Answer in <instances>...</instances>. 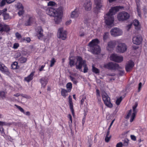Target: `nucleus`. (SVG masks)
<instances>
[{
    "label": "nucleus",
    "instance_id": "57",
    "mask_svg": "<svg viewBox=\"0 0 147 147\" xmlns=\"http://www.w3.org/2000/svg\"><path fill=\"white\" fill-rule=\"evenodd\" d=\"M71 22V20H69L67 21L66 22V25H69L70 24Z\"/></svg>",
    "mask_w": 147,
    "mask_h": 147
},
{
    "label": "nucleus",
    "instance_id": "22",
    "mask_svg": "<svg viewBox=\"0 0 147 147\" xmlns=\"http://www.w3.org/2000/svg\"><path fill=\"white\" fill-rule=\"evenodd\" d=\"M133 24L135 26V28L137 30H138L140 29V25L139 21L137 20H134L133 21Z\"/></svg>",
    "mask_w": 147,
    "mask_h": 147
},
{
    "label": "nucleus",
    "instance_id": "31",
    "mask_svg": "<svg viewBox=\"0 0 147 147\" xmlns=\"http://www.w3.org/2000/svg\"><path fill=\"white\" fill-rule=\"evenodd\" d=\"M109 131H108L107 132V135L106 136L105 138V140L106 142H108L110 140L111 138V136L109 135Z\"/></svg>",
    "mask_w": 147,
    "mask_h": 147
},
{
    "label": "nucleus",
    "instance_id": "36",
    "mask_svg": "<svg viewBox=\"0 0 147 147\" xmlns=\"http://www.w3.org/2000/svg\"><path fill=\"white\" fill-rule=\"evenodd\" d=\"M92 71L96 74H98L99 73V70L98 69L95 67L93 65L92 66Z\"/></svg>",
    "mask_w": 147,
    "mask_h": 147
},
{
    "label": "nucleus",
    "instance_id": "29",
    "mask_svg": "<svg viewBox=\"0 0 147 147\" xmlns=\"http://www.w3.org/2000/svg\"><path fill=\"white\" fill-rule=\"evenodd\" d=\"M0 70L3 72H8V70L7 68L4 65H1L0 67Z\"/></svg>",
    "mask_w": 147,
    "mask_h": 147
},
{
    "label": "nucleus",
    "instance_id": "3",
    "mask_svg": "<svg viewBox=\"0 0 147 147\" xmlns=\"http://www.w3.org/2000/svg\"><path fill=\"white\" fill-rule=\"evenodd\" d=\"M99 42L100 41L98 39L95 38L93 39L89 42L88 46L91 52L93 54H97L100 53V48L98 45Z\"/></svg>",
    "mask_w": 147,
    "mask_h": 147
},
{
    "label": "nucleus",
    "instance_id": "61",
    "mask_svg": "<svg viewBox=\"0 0 147 147\" xmlns=\"http://www.w3.org/2000/svg\"><path fill=\"white\" fill-rule=\"evenodd\" d=\"M24 114L26 115H28V116H29L30 115V113L29 112V111H27L26 112H25L24 111V113H23Z\"/></svg>",
    "mask_w": 147,
    "mask_h": 147
},
{
    "label": "nucleus",
    "instance_id": "34",
    "mask_svg": "<svg viewBox=\"0 0 147 147\" xmlns=\"http://www.w3.org/2000/svg\"><path fill=\"white\" fill-rule=\"evenodd\" d=\"M11 125V123H7L5 122L0 121V126H1L3 125L10 126Z\"/></svg>",
    "mask_w": 147,
    "mask_h": 147
},
{
    "label": "nucleus",
    "instance_id": "48",
    "mask_svg": "<svg viewBox=\"0 0 147 147\" xmlns=\"http://www.w3.org/2000/svg\"><path fill=\"white\" fill-rule=\"evenodd\" d=\"M128 140L125 139L124 140L123 143V145L124 146H127L128 144Z\"/></svg>",
    "mask_w": 147,
    "mask_h": 147
},
{
    "label": "nucleus",
    "instance_id": "26",
    "mask_svg": "<svg viewBox=\"0 0 147 147\" xmlns=\"http://www.w3.org/2000/svg\"><path fill=\"white\" fill-rule=\"evenodd\" d=\"M69 92L67 90L64 88H61V95L64 97H65L68 95V93Z\"/></svg>",
    "mask_w": 147,
    "mask_h": 147
},
{
    "label": "nucleus",
    "instance_id": "8",
    "mask_svg": "<svg viewBox=\"0 0 147 147\" xmlns=\"http://www.w3.org/2000/svg\"><path fill=\"white\" fill-rule=\"evenodd\" d=\"M110 33L112 36L116 37L122 35L123 31L119 28H114L111 29Z\"/></svg>",
    "mask_w": 147,
    "mask_h": 147
},
{
    "label": "nucleus",
    "instance_id": "42",
    "mask_svg": "<svg viewBox=\"0 0 147 147\" xmlns=\"http://www.w3.org/2000/svg\"><path fill=\"white\" fill-rule=\"evenodd\" d=\"M55 62L56 61L55 59L53 58H52L51 61V64L50 65V66L51 67H52L54 65Z\"/></svg>",
    "mask_w": 147,
    "mask_h": 147
},
{
    "label": "nucleus",
    "instance_id": "55",
    "mask_svg": "<svg viewBox=\"0 0 147 147\" xmlns=\"http://www.w3.org/2000/svg\"><path fill=\"white\" fill-rule=\"evenodd\" d=\"M69 104L71 103H72V101L71 97V96H69Z\"/></svg>",
    "mask_w": 147,
    "mask_h": 147
},
{
    "label": "nucleus",
    "instance_id": "17",
    "mask_svg": "<svg viewBox=\"0 0 147 147\" xmlns=\"http://www.w3.org/2000/svg\"><path fill=\"white\" fill-rule=\"evenodd\" d=\"M10 30L8 26L0 24V35H2L3 32H8Z\"/></svg>",
    "mask_w": 147,
    "mask_h": 147
},
{
    "label": "nucleus",
    "instance_id": "12",
    "mask_svg": "<svg viewBox=\"0 0 147 147\" xmlns=\"http://www.w3.org/2000/svg\"><path fill=\"white\" fill-rule=\"evenodd\" d=\"M110 59L111 60L117 63H120L123 60V57L122 56L114 54L111 55Z\"/></svg>",
    "mask_w": 147,
    "mask_h": 147
},
{
    "label": "nucleus",
    "instance_id": "33",
    "mask_svg": "<svg viewBox=\"0 0 147 147\" xmlns=\"http://www.w3.org/2000/svg\"><path fill=\"white\" fill-rule=\"evenodd\" d=\"M6 97V94L4 91L0 92V98L2 99H4Z\"/></svg>",
    "mask_w": 147,
    "mask_h": 147
},
{
    "label": "nucleus",
    "instance_id": "53",
    "mask_svg": "<svg viewBox=\"0 0 147 147\" xmlns=\"http://www.w3.org/2000/svg\"><path fill=\"white\" fill-rule=\"evenodd\" d=\"M15 0H6V2L9 4L11 3L14 1Z\"/></svg>",
    "mask_w": 147,
    "mask_h": 147
},
{
    "label": "nucleus",
    "instance_id": "43",
    "mask_svg": "<svg viewBox=\"0 0 147 147\" xmlns=\"http://www.w3.org/2000/svg\"><path fill=\"white\" fill-rule=\"evenodd\" d=\"M17 7L20 9H23L24 7L20 3H19L18 4Z\"/></svg>",
    "mask_w": 147,
    "mask_h": 147
},
{
    "label": "nucleus",
    "instance_id": "6",
    "mask_svg": "<svg viewBox=\"0 0 147 147\" xmlns=\"http://www.w3.org/2000/svg\"><path fill=\"white\" fill-rule=\"evenodd\" d=\"M94 4L95 7L94 8V12L97 13L103 6L102 0H94Z\"/></svg>",
    "mask_w": 147,
    "mask_h": 147
},
{
    "label": "nucleus",
    "instance_id": "37",
    "mask_svg": "<svg viewBox=\"0 0 147 147\" xmlns=\"http://www.w3.org/2000/svg\"><path fill=\"white\" fill-rule=\"evenodd\" d=\"M109 36V33L108 32H105L103 35V39L105 41L108 38Z\"/></svg>",
    "mask_w": 147,
    "mask_h": 147
},
{
    "label": "nucleus",
    "instance_id": "18",
    "mask_svg": "<svg viewBox=\"0 0 147 147\" xmlns=\"http://www.w3.org/2000/svg\"><path fill=\"white\" fill-rule=\"evenodd\" d=\"M119 40H116L111 41L109 42L107 44V49L110 50L111 49L114 47L117 43H118Z\"/></svg>",
    "mask_w": 147,
    "mask_h": 147
},
{
    "label": "nucleus",
    "instance_id": "52",
    "mask_svg": "<svg viewBox=\"0 0 147 147\" xmlns=\"http://www.w3.org/2000/svg\"><path fill=\"white\" fill-rule=\"evenodd\" d=\"M16 37L18 38H20L21 37V35L18 32H16Z\"/></svg>",
    "mask_w": 147,
    "mask_h": 147
},
{
    "label": "nucleus",
    "instance_id": "4",
    "mask_svg": "<svg viewBox=\"0 0 147 147\" xmlns=\"http://www.w3.org/2000/svg\"><path fill=\"white\" fill-rule=\"evenodd\" d=\"M138 103L136 102L132 107V110H130L128 112L126 117V119H130V122H132L134 119L136 115L137 112L136 108L138 106Z\"/></svg>",
    "mask_w": 147,
    "mask_h": 147
},
{
    "label": "nucleus",
    "instance_id": "62",
    "mask_svg": "<svg viewBox=\"0 0 147 147\" xmlns=\"http://www.w3.org/2000/svg\"><path fill=\"white\" fill-rule=\"evenodd\" d=\"M67 117L69 119V121H72V118L71 115L70 114H69L67 116Z\"/></svg>",
    "mask_w": 147,
    "mask_h": 147
},
{
    "label": "nucleus",
    "instance_id": "20",
    "mask_svg": "<svg viewBox=\"0 0 147 147\" xmlns=\"http://www.w3.org/2000/svg\"><path fill=\"white\" fill-rule=\"evenodd\" d=\"M91 5L90 0H86L84 3L83 6L86 11H89L91 9Z\"/></svg>",
    "mask_w": 147,
    "mask_h": 147
},
{
    "label": "nucleus",
    "instance_id": "7",
    "mask_svg": "<svg viewBox=\"0 0 147 147\" xmlns=\"http://www.w3.org/2000/svg\"><path fill=\"white\" fill-rule=\"evenodd\" d=\"M130 16L129 14L125 11L119 12L117 16V18L119 21L125 20L129 19Z\"/></svg>",
    "mask_w": 147,
    "mask_h": 147
},
{
    "label": "nucleus",
    "instance_id": "45",
    "mask_svg": "<svg viewBox=\"0 0 147 147\" xmlns=\"http://www.w3.org/2000/svg\"><path fill=\"white\" fill-rule=\"evenodd\" d=\"M17 108L22 112L24 113V110L22 108L19 106L15 105Z\"/></svg>",
    "mask_w": 147,
    "mask_h": 147
},
{
    "label": "nucleus",
    "instance_id": "35",
    "mask_svg": "<svg viewBox=\"0 0 147 147\" xmlns=\"http://www.w3.org/2000/svg\"><path fill=\"white\" fill-rule=\"evenodd\" d=\"M27 59L25 57H21L19 59V61L20 63H24L26 62Z\"/></svg>",
    "mask_w": 147,
    "mask_h": 147
},
{
    "label": "nucleus",
    "instance_id": "13",
    "mask_svg": "<svg viewBox=\"0 0 147 147\" xmlns=\"http://www.w3.org/2000/svg\"><path fill=\"white\" fill-rule=\"evenodd\" d=\"M127 47L124 43H121L118 44L117 47L116 51L118 53H123L127 49Z\"/></svg>",
    "mask_w": 147,
    "mask_h": 147
},
{
    "label": "nucleus",
    "instance_id": "9",
    "mask_svg": "<svg viewBox=\"0 0 147 147\" xmlns=\"http://www.w3.org/2000/svg\"><path fill=\"white\" fill-rule=\"evenodd\" d=\"M103 100L105 105L108 107L111 108L112 105L110 102V99L107 94L105 93H103L102 94Z\"/></svg>",
    "mask_w": 147,
    "mask_h": 147
},
{
    "label": "nucleus",
    "instance_id": "58",
    "mask_svg": "<svg viewBox=\"0 0 147 147\" xmlns=\"http://www.w3.org/2000/svg\"><path fill=\"white\" fill-rule=\"evenodd\" d=\"M22 97H24L26 98H30V96H27L26 95H23V94H22Z\"/></svg>",
    "mask_w": 147,
    "mask_h": 147
},
{
    "label": "nucleus",
    "instance_id": "1",
    "mask_svg": "<svg viewBox=\"0 0 147 147\" xmlns=\"http://www.w3.org/2000/svg\"><path fill=\"white\" fill-rule=\"evenodd\" d=\"M69 65L71 66L76 65V67L77 69H78L82 71V66L84 67V72H87L88 69L85 60L82 59L80 56H77L76 58L71 57L69 58Z\"/></svg>",
    "mask_w": 147,
    "mask_h": 147
},
{
    "label": "nucleus",
    "instance_id": "28",
    "mask_svg": "<svg viewBox=\"0 0 147 147\" xmlns=\"http://www.w3.org/2000/svg\"><path fill=\"white\" fill-rule=\"evenodd\" d=\"M66 88L67 90L69 92H70L71 91V90L72 88V84L71 82H68L67 84L66 85Z\"/></svg>",
    "mask_w": 147,
    "mask_h": 147
},
{
    "label": "nucleus",
    "instance_id": "63",
    "mask_svg": "<svg viewBox=\"0 0 147 147\" xmlns=\"http://www.w3.org/2000/svg\"><path fill=\"white\" fill-rule=\"evenodd\" d=\"M3 128L2 127H0V132L2 134H3Z\"/></svg>",
    "mask_w": 147,
    "mask_h": 147
},
{
    "label": "nucleus",
    "instance_id": "50",
    "mask_svg": "<svg viewBox=\"0 0 147 147\" xmlns=\"http://www.w3.org/2000/svg\"><path fill=\"white\" fill-rule=\"evenodd\" d=\"M142 87V83L141 82H140L139 84L138 85V92H139L141 89Z\"/></svg>",
    "mask_w": 147,
    "mask_h": 147
},
{
    "label": "nucleus",
    "instance_id": "10",
    "mask_svg": "<svg viewBox=\"0 0 147 147\" xmlns=\"http://www.w3.org/2000/svg\"><path fill=\"white\" fill-rule=\"evenodd\" d=\"M45 9L47 14L50 16H53L57 13L58 12L61 10L60 8L56 9L51 7H47Z\"/></svg>",
    "mask_w": 147,
    "mask_h": 147
},
{
    "label": "nucleus",
    "instance_id": "24",
    "mask_svg": "<svg viewBox=\"0 0 147 147\" xmlns=\"http://www.w3.org/2000/svg\"><path fill=\"white\" fill-rule=\"evenodd\" d=\"M34 73V72H32L28 76L24 78V80L28 82H29L33 79Z\"/></svg>",
    "mask_w": 147,
    "mask_h": 147
},
{
    "label": "nucleus",
    "instance_id": "39",
    "mask_svg": "<svg viewBox=\"0 0 147 147\" xmlns=\"http://www.w3.org/2000/svg\"><path fill=\"white\" fill-rule=\"evenodd\" d=\"M70 78L71 80L73 82L74 84H76L77 83L78 81L75 78L71 76H70Z\"/></svg>",
    "mask_w": 147,
    "mask_h": 147
},
{
    "label": "nucleus",
    "instance_id": "60",
    "mask_svg": "<svg viewBox=\"0 0 147 147\" xmlns=\"http://www.w3.org/2000/svg\"><path fill=\"white\" fill-rule=\"evenodd\" d=\"M69 106H70V108L71 110H73V104L72 103L69 104Z\"/></svg>",
    "mask_w": 147,
    "mask_h": 147
},
{
    "label": "nucleus",
    "instance_id": "49",
    "mask_svg": "<svg viewBox=\"0 0 147 147\" xmlns=\"http://www.w3.org/2000/svg\"><path fill=\"white\" fill-rule=\"evenodd\" d=\"M72 121H69L68 122L69 126L71 130L72 129L71 128L72 127Z\"/></svg>",
    "mask_w": 147,
    "mask_h": 147
},
{
    "label": "nucleus",
    "instance_id": "14",
    "mask_svg": "<svg viewBox=\"0 0 147 147\" xmlns=\"http://www.w3.org/2000/svg\"><path fill=\"white\" fill-rule=\"evenodd\" d=\"M57 36L59 38L64 40L66 38L67 33L65 30H64L62 28H59L58 30Z\"/></svg>",
    "mask_w": 147,
    "mask_h": 147
},
{
    "label": "nucleus",
    "instance_id": "27",
    "mask_svg": "<svg viewBox=\"0 0 147 147\" xmlns=\"http://www.w3.org/2000/svg\"><path fill=\"white\" fill-rule=\"evenodd\" d=\"M18 65V63L17 62H14L11 65V68L14 69H18L19 67Z\"/></svg>",
    "mask_w": 147,
    "mask_h": 147
},
{
    "label": "nucleus",
    "instance_id": "41",
    "mask_svg": "<svg viewBox=\"0 0 147 147\" xmlns=\"http://www.w3.org/2000/svg\"><path fill=\"white\" fill-rule=\"evenodd\" d=\"M136 3H137V11L138 14V16H140L141 13H140V9L138 5V2H137V1L136 0Z\"/></svg>",
    "mask_w": 147,
    "mask_h": 147
},
{
    "label": "nucleus",
    "instance_id": "59",
    "mask_svg": "<svg viewBox=\"0 0 147 147\" xmlns=\"http://www.w3.org/2000/svg\"><path fill=\"white\" fill-rule=\"evenodd\" d=\"M124 74V70H121L120 71H119V74L120 76H122Z\"/></svg>",
    "mask_w": 147,
    "mask_h": 147
},
{
    "label": "nucleus",
    "instance_id": "54",
    "mask_svg": "<svg viewBox=\"0 0 147 147\" xmlns=\"http://www.w3.org/2000/svg\"><path fill=\"white\" fill-rule=\"evenodd\" d=\"M19 46V44L18 43H15L13 45V48L14 49L17 48Z\"/></svg>",
    "mask_w": 147,
    "mask_h": 147
},
{
    "label": "nucleus",
    "instance_id": "5",
    "mask_svg": "<svg viewBox=\"0 0 147 147\" xmlns=\"http://www.w3.org/2000/svg\"><path fill=\"white\" fill-rule=\"evenodd\" d=\"M104 67L105 68L114 70L121 68V67H120L118 64L113 62H109L105 64Z\"/></svg>",
    "mask_w": 147,
    "mask_h": 147
},
{
    "label": "nucleus",
    "instance_id": "44",
    "mask_svg": "<svg viewBox=\"0 0 147 147\" xmlns=\"http://www.w3.org/2000/svg\"><path fill=\"white\" fill-rule=\"evenodd\" d=\"M24 12V11L23 9H20L19 11L18 12V13L19 15L20 16L23 14Z\"/></svg>",
    "mask_w": 147,
    "mask_h": 147
},
{
    "label": "nucleus",
    "instance_id": "11",
    "mask_svg": "<svg viewBox=\"0 0 147 147\" xmlns=\"http://www.w3.org/2000/svg\"><path fill=\"white\" fill-rule=\"evenodd\" d=\"M43 33V31L41 27H38L37 28V38L39 39L44 41L47 39L48 40V39L44 35Z\"/></svg>",
    "mask_w": 147,
    "mask_h": 147
},
{
    "label": "nucleus",
    "instance_id": "56",
    "mask_svg": "<svg viewBox=\"0 0 147 147\" xmlns=\"http://www.w3.org/2000/svg\"><path fill=\"white\" fill-rule=\"evenodd\" d=\"M131 139L132 140H133L134 141H135L136 140V137L135 136H134V135H131Z\"/></svg>",
    "mask_w": 147,
    "mask_h": 147
},
{
    "label": "nucleus",
    "instance_id": "30",
    "mask_svg": "<svg viewBox=\"0 0 147 147\" xmlns=\"http://www.w3.org/2000/svg\"><path fill=\"white\" fill-rule=\"evenodd\" d=\"M26 41L27 42H29L31 41V39L30 37L23 38L21 39V42H24Z\"/></svg>",
    "mask_w": 147,
    "mask_h": 147
},
{
    "label": "nucleus",
    "instance_id": "40",
    "mask_svg": "<svg viewBox=\"0 0 147 147\" xmlns=\"http://www.w3.org/2000/svg\"><path fill=\"white\" fill-rule=\"evenodd\" d=\"M122 99V97H120L119 98H117L116 101V103L117 105H119L120 102H121Z\"/></svg>",
    "mask_w": 147,
    "mask_h": 147
},
{
    "label": "nucleus",
    "instance_id": "2",
    "mask_svg": "<svg viewBox=\"0 0 147 147\" xmlns=\"http://www.w3.org/2000/svg\"><path fill=\"white\" fill-rule=\"evenodd\" d=\"M123 7L120 6H117L111 7L109 11L104 16V19L106 24L109 26H113L114 21V15L117 12Z\"/></svg>",
    "mask_w": 147,
    "mask_h": 147
},
{
    "label": "nucleus",
    "instance_id": "38",
    "mask_svg": "<svg viewBox=\"0 0 147 147\" xmlns=\"http://www.w3.org/2000/svg\"><path fill=\"white\" fill-rule=\"evenodd\" d=\"M56 5L55 3L53 1H50L47 3L48 6H55Z\"/></svg>",
    "mask_w": 147,
    "mask_h": 147
},
{
    "label": "nucleus",
    "instance_id": "16",
    "mask_svg": "<svg viewBox=\"0 0 147 147\" xmlns=\"http://www.w3.org/2000/svg\"><path fill=\"white\" fill-rule=\"evenodd\" d=\"M143 40L142 38L140 35H137L133 38V42L136 45H140L142 43Z\"/></svg>",
    "mask_w": 147,
    "mask_h": 147
},
{
    "label": "nucleus",
    "instance_id": "47",
    "mask_svg": "<svg viewBox=\"0 0 147 147\" xmlns=\"http://www.w3.org/2000/svg\"><path fill=\"white\" fill-rule=\"evenodd\" d=\"M123 144L121 142L118 143L116 146V147H123Z\"/></svg>",
    "mask_w": 147,
    "mask_h": 147
},
{
    "label": "nucleus",
    "instance_id": "46",
    "mask_svg": "<svg viewBox=\"0 0 147 147\" xmlns=\"http://www.w3.org/2000/svg\"><path fill=\"white\" fill-rule=\"evenodd\" d=\"M45 65H42L40 66H39V70L40 71H42L44 70V68L45 67Z\"/></svg>",
    "mask_w": 147,
    "mask_h": 147
},
{
    "label": "nucleus",
    "instance_id": "25",
    "mask_svg": "<svg viewBox=\"0 0 147 147\" xmlns=\"http://www.w3.org/2000/svg\"><path fill=\"white\" fill-rule=\"evenodd\" d=\"M33 21V18L32 17H30L29 19L25 21L24 24L26 26H30Z\"/></svg>",
    "mask_w": 147,
    "mask_h": 147
},
{
    "label": "nucleus",
    "instance_id": "51",
    "mask_svg": "<svg viewBox=\"0 0 147 147\" xmlns=\"http://www.w3.org/2000/svg\"><path fill=\"white\" fill-rule=\"evenodd\" d=\"M5 1L6 0H2L1 2L0 6H2L5 5Z\"/></svg>",
    "mask_w": 147,
    "mask_h": 147
},
{
    "label": "nucleus",
    "instance_id": "19",
    "mask_svg": "<svg viewBox=\"0 0 147 147\" xmlns=\"http://www.w3.org/2000/svg\"><path fill=\"white\" fill-rule=\"evenodd\" d=\"M134 66V63L133 62L131 61H128L125 66V69L127 72L129 71L133 68Z\"/></svg>",
    "mask_w": 147,
    "mask_h": 147
},
{
    "label": "nucleus",
    "instance_id": "23",
    "mask_svg": "<svg viewBox=\"0 0 147 147\" xmlns=\"http://www.w3.org/2000/svg\"><path fill=\"white\" fill-rule=\"evenodd\" d=\"M79 13L77 9H75L71 13V18H76L78 17L79 16Z\"/></svg>",
    "mask_w": 147,
    "mask_h": 147
},
{
    "label": "nucleus",
    "instance_id": "21",
    "mask_svg": "<svg viewBox=\"0 0 147 147\" xmlns=\"http://www.w3.org/2000/svg\"><path fill=\"white\" fill-rule=\"evenodd\" d=\"M48 80V78L46 77L42 78L40 79V82L41 84L42 87L44 88L45 87Z\"/></svg>",
    "mask_w": 147,
    "mask_h": 147
},
{
    "label": "nucleus",
    "instance_id": "64",
    "mask_svg": "<svg viewBox=\"0 0 147 147\" xmlns=\"http://www.w3.org/2000/svg\"><path fill=\"white\" fill-rule=\"evenodd\" d=\"M131 26H132V24H130L128 25L127 26V27L128 29V30H129L131 28Z\"/></svg>",
    "mask_w": 147,
    "mask_h": 147
},
{
    "label": "nucleus",
    "instance_id": "32",
    "mask_svg": "<svg viewBox=\"0 0 147 147\" xmlns=\"http://www.w3.org/2000/svg\"><path fill=\"white\" fill-rule=\"evenodd\" d=\"M2 15L4 19V20H8L10 18L8 13H3Z\"/></svg>",
    "mask_w": 147,
    "mask_h": 147
},
{
    "label": "nucleus",
    "instance_id": "15",
    "mask_svg": "<svg viewBox=\"0 0 147 147\" xmlns=\"http://www.w3.org/2000/svg\"><path fill=\"white\" fill-rule=\"evenodd\" d=\"M53 17H54V21L56 24H59L61 21L62 17V13L61 10L58 12Z\"/></svg>",
    "mask_w": 147,
    "mask_h": 147
}]
</instances>
